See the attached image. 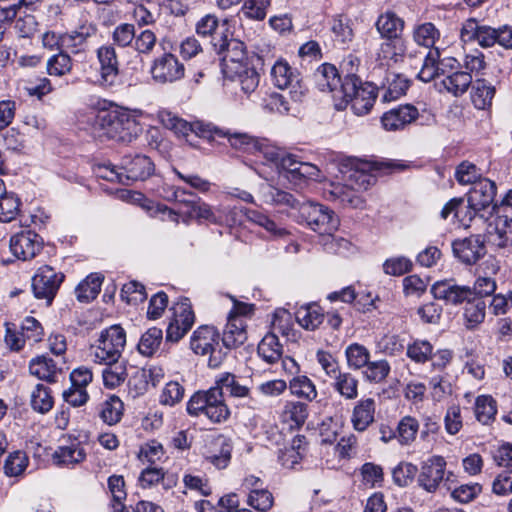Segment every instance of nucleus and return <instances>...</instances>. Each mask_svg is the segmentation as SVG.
<instances>
[{
    "label": "nucleus",
    "instance_id": "f257e3e1",
    "mask_svg": "<svg viewBox=\"0 0 512 512\" xmlns=\"http://www.w3.org/2000/svg\"><path fill=\"white\" fill-rule=\"evenodd\" d=\"M105 100H98V139H112L130 143L142 132L138 118L143 115L141 110L129 111L112 103L106 107Z\"/></svg>",
    "mask_w": 512,
    "mask_h": 512
},
{
    "label": "nucleus",
    "instance_id": "f03ea898",
    "mask_svg": "<svg viewBox=\"0 0 512 512\" xmlns=\"http://www.w3.org/2000/svg\"><path fill=\"white\" fill-rule=\"evenodd\" d=\"M131 198L132 201L140 203L145 210L150 212L151 215L160 213L163 215V219H169L175 223H178L180 216L186 223L191 220H197L198 222L205 221L212 224L228 222V218L224 217L223 215L226 211V208L220 206L213 210L210 205L203 202L200 198L193 194H189V198L185 202L184 207L178 208L177 211L162 205H157L154 207L153 203L147 200L139 192H133Z\"/></svg>",
    "mask_w": 512,
    "mask_h": 512
},
{
    "label": "nucleus",
    "instance_id": "7ed1b4c3",
    "mask_svg": "<svg viewBox=\"0 0 512 512\" xmlns=\"http://www.w3.org/2000/svg\"><path fill=\"white\" fill-rule=\"evenodd\" d=\"M186 410L190 416H205L212 423H222L230 416L223 395L213 386L208 390L194 393L187 402Z\"/></svg>",
    "mask_w": 512,
    "mask_h": 512
},
{
    "label": "nucleus",
    "instance_id": "20e7f679",
    "mask_svg": "<svg viewBox=\"0 0 512 512\" xmlns=\"http://www.w3.org/2000/svg\"><path fill=\"white\" fill-rule=\"evenodd\" d=\"M342 97L336 104L338 109L344 108L348 103L351 105L353 113L357 116L368 114L377 98L376 87L370 83L362 84L359 78H352L341 85Z\"/></svg>",
    "mask_w": 512,
    "mask_h": 512
},
{
    "label": "nucleus",
    "instance_id": "39448f33",
    "mask_svg": "<svg viewBox=\"0 0 512 512\" xmlns=\"http://www.w3.org/2000/svg\"><path fill=\"white\" fill-rule=\"evenodd\" d=\"M190 347L197 355L209 356L208 366L210 368H218L226 357L220 334L212 326L198 327L191 336Z\"/></svg>",
    "mask_w": 512,
    "mask_h": 512
},
{
    "label": "nucleus",
    "instance_id": "423d86ee",
    "mask_svg": "<svg viewBox=\"0 0 512 512\" xmlns=\"http://www.w3.org/2000/svg\"><path fill=\"white\" fill-rule=\"evenodd\" d=\"M299 218L313 231L329 236L339 225V219L332 210L310 201L299 206Z\"/></svg>",
    "mask_w": 512,
    "mask_h": 512
},
{
    "label": "nucleus",
    "instance_id": "0eeeda50",
    "mask_svg": "<svg viewBox=\"0 0 512 512\" xmlns=\"http://www.w3.org/2000/svg\"><path fill=\"white\" fill-rule=\"evenodd\" d=\"M270 76L273 84L279 89H289L292 101L301 102L307 88L302 83L298 71L290 66L285 59H278L271 67Z\"/></svg>",
    "mask_w": 512,
    "mask_h": 512
},
{
    "label": "nucleus",
    "instance_id": "6e6552de",
    "mask_svg": "<svg viewBox=\"0 0 512 512\" xmlns=\"http://www.w3.org/2000/svg\"><path fill=\"white\" fill-rule=\"evenodd\" d=\"M340 172L342 173L343 181L360 192L367 190L375 183L372 165L367 161L348 158L342 163Z\"/></svg>",
    "mask_w": 512,
    "mask_h": 512
},
{
    "label": "nucleus",
    "instance_id": "1a4fd4ad",
    "mask_svg": "<svg viewBox=\"0 0 512 512\" xmlns=\"http://www.w3.org/2000/svg\"><path fill=\"white\" fill-rule=\"evenodd\" d=\"M171 310L173 315L166 330V340L177 342L191 329L195 315L188 298L175 303Z\"/></svg>",
    "mask_w": 512,
    "mask_h": 512
},
{
    "label": "nucleus",
    "instance_id": "9d476101",
    "mask_svg": "<svg viewBox=\"0 0 512 512\" xmlns=\"http://www.w3.org/2000/svg\"><path fill=\"white\" fill-rule=\"evenodd\" d=\"M152 79L158 84H172L185 75L183 63L172 53L156 57L150 69Z\"/></svg>",
    "mask_w": 512,
    "mask_h": 512
},
{
    "label": "nucleus",
    "instance_id": "9b49d317",
    "mask_svg": "<svg viewBox=\"0 0 512 512\" xmlns=\"http://www.w3.org/2000/svg\"><path fill=\"white\" fill-rule=\"evenodd\" d=\"M63 280V273L57 272L48 265L41 266L32 278L34 296L38 299H44L50 304Z\"/></svg>",
    "mask_w": 512,
    "mask_h": 512
},
{
    "label": "nucleus",
    "instance_id": "f8f14e48",
    "mask_svg": "<svg viewBox=\"0 0 512 512\" xmlns=\"http://www.w3.org/2000/svg\"><path fill=\"white\" fill-rule=\"evenodd\" d=\"M446 460L444 457L434 455L421 464L418 475V485L429 493H434L444 480H448L451 472H446Z\"/></svg>",
    "mask_w": 512,
    "mask_h": 512
},
{
    "label": "nucleus",
    "instance_id": "ddd939ff",
    "mask_svg": "<svg viewBox=\"0 0 512 512\" xmlns=\"http://www.w3.org/2000/svg\"><path fill=\"white\" fill-rule=\"evenodd\" d=\"M126 343V333L120 325H111L98 338V360H118Z\"/></svg>",
    "mask_w": 512,
    "mask_h": 512
},
{
    "label": "nucleus",
    "instance_id": "4468645a",
    "mask_svg": "<svg viewBox=\"0 0 512 512\" xmlns=\"http://www.w3.org/2000/svg\"><path fill=\"white\" fill-rule=\"evenodd\" d=\"M9 247L16 258L27 261L39 254L43 248V240L32 230H22L11 236Z\"/></svg>",
    "mask_w": 512,
    "mask_h": 512
},
{
    "label": "nucleus",
    "instance_id": "2eb2a0df",
    "mask_svg": "<svg viewBox=\"0 0 512 512\" xmlns=\"http://www.w3.org/2000/svg\"><path fill=\"white\" fill-rule=\"evenodd\" d=\"M434 298L443 300L448 305H462L473 296L470 286L458 285L453 279L435 282L431 287Z\"/></svg>",
    "mask_w": 512,
    "mask_h": 512
},
{
    "label": "nucleus",
    "instance_id": "dca6fc26",
    "mask_svg": "<svg viewBox=\"0 0 512 512\" xmlns=\"http://www.w3.org/2000/svg\"><path fill=\"white\" fill-rule=\"evenodd\" d=\"M98 61L100 62V76L98 85L104 89L112 90L121 85L118 70V60L113 47H102L98 50Z\"/></svg>",
    "mask_w": 512,
    "mask_h": 512
},
{
    "label": "nucleus",
    "instance_id": "f3484780",
    "mask_svg": "<svg viewBox=\"0 0 512 512\" xmlns=\"http://www.w3.org/2000/svg\"><path fill=\"white\" fill-rule=\"evenodd\" d=\"M120 169L124 171L126 184L144 181L154 174L155 165L150 157L136 153L122 158Z\"/></svg>",
    "mask_w": 512,
    "mask_h": 512
},
{
    "label": "nucleus",
    "instance_id": "a211bd4d",
    "mask_svg": "<svg viewBox=\"0 0 512 512\" xmlns=\"http://www.w3.org/2000/svg\"><path fill=\"white\" fill-rule=\"evenodd\" d=\"M454 256L467 265L475 264L486 254L485 239L481 234L455 240L452 243Z\"/></svg>",
    "mask_w": 512,
    "mask_h": 512
},
{
    "label": "nucleus",
    "instance_id": "6ab92c4d",
    "mask_svg": "<svg viewBox=\"0 0 512 512\" xmlns=\"http://www.w3.org/2000/svg\"><path fill=\"white\" fill-rule=\"evenodd\" d=\"M496 195V185L493 181L483 178L470 189L467 199L472 207L479 208L488 217L492 216L495 210L494 198Z\"/></svg>",
    "mask_w": 512,
    "mask_h": 512
},
{
    "label": "nucleus",
    "instance_id": "aec40b11",
    "mask_svg": "<svg viewBox=\"0 0 512 512\" xmlns=\"http://www.w3.org/2000/svg\"><path fill=\"white\" fill-rule=\"evenodd\" d=\"M484 226L489 241L494 245L500 248L512 245V217L497 212L495 216H489Z\"/></svg>",
    "mask_w": 512,
    "mask_h": 512
},
{
    "label": "nucleus",
    "instance_id": "412c9836",
    "mask_svg": "<svg viewBox=\"0 0 512 512\" xmlns=\"http://www.w3.org/2000/svg\"><path fill=\"white\" fill-rule=\"evenodd\" d=\"M460 35L463 42L477 41L484 48L492 47L497 42V29L481 26L475 19H468L463 23Z\"/></svg>",
    "mask_w": 512,
    "mask_h": 512
},
{
    "label": "nucleus",
    "instance_id": "4be33fe9",
    "mask_svg": "<svg viewBox=\"0 0 512 512\" xmlns=\"http://www.w3.org/2000/svg\"><path fill=\"white\" fill-rule=\"evenodd\" d=\"M315 84L322 92H330L335 100L342 97L341 85L343 81L337 68L329 63L320 65L314 73Z\"/></svg>",
    "mask_w": 512,
    "mask_h": 512
},
{
    "label": "nucleus",
    "instance_id": "5701e85b",
    "mask_svg": "<svg viewBox=\"0 0 512 512\" xmlns=\"http://www.w3.org/2000/svg\"><path fill=\"white\" fill-rule=\"evenodd\" d=\"M159 484L164 490H169L176 486L177 477L157 465H148L141 471L138 477V485L141 488L149 489Z\"/></svg>",
    "mask_w": 512,
    "mask_h": 512
},
{
    "label": "nucleus",
    "instance_id": "b1692460",
    "mask_svg": "<svg viewBox=\"0 0 512 512\" xmlns=\"http://www.w3.org/2000/svg\"><path fill=\"white\" fill-rule=\"evenodd\" d=\"M418 116V109L413 105H400L385 112L381 118V123L385 130L395 131L403 129L415 121Z\"/></svg>",
    "mask_w": 512,
    "mask_h": 512
},
{
    "label": "nucleus",
    "instance_id": "393cba45",
    "mask_svg": "<svg viewBox=\"0 0 512 512\" xmlns=\"http://www.w3.org/2000/svg\"><path fill=\"white\" fill-rule=\"evenodd\" d=\"M284 165H288L284 177L290 182L297 183L301 180H319L321 177L320 169L308 162L300 161L296 155H291L284 160Z\"/></svg>",
    "mask_w": 512,
    "mask_h": 512
},
{
    "label": "nucleus",
    "instance_id": "a878e982",
    "mask_svg": "<svg viewBox=\"0 0 512 512\" xmlns=\"http://www.w3.org/2000/svg\"><path fill=\"white\" fill-rule=\"evenodd\" d=\"M376 403L373 398H362L353 407L351 424L354 430L364 432L375 421Z\"/></svg>",
    "mask_w": 512,
    "mask_h": 512
},
{
    "label": "nucleus",
    "instance_id": "bb28decb",
    "mask_svg": "<svg viewBox=\"0 0 512 512\" xmlns=\"http://www.w3.org/2000/svg\"><path fill=\"white\" fill-rule=\"evenodd\" d=\"M247 340L246 323L243 318L228 316V321L221 338L225 348H236Z\"/></svg>",
    "mask_w": 512,
    "mask_h": 512
},
{
    "label": "nucleus",
    "instance_id": "cd10ccee",
    "mask_svg": "<svg viewBox=\"0 0 512 512\" xmlns=\"http://www.w3.org/2000/svg\"><path fill=\"white\" fill-rule=\"evenodd\" d=\"M85 450L77 439L70 440L67 445H60L53 453V462L58 466H71L85 458Z\"/></svg>",
    "mask_w": 512,
    "mask_h": 512
},
{
    "label": "nucleus",
    "instance_id": "c85d7f7f",
    "mask_svg": "<svg viewBox=\"0 0 512 512\" xmlns=\"http://www.w3.org/2000/svg\"><path fill=\"white\" fill-rule=\"evenodd\" d=\"M61 371L62 368L58 367L53 359L44 355L31 359L29 363L30 374L49 383L56 382L57 375Z\"/></svg>",
    "mask_w": 512,
    "mask_h": 512
},
{
    "label": "nucleus",
    "instance_id": "c756f323",
    "mask_svg": "<svg viewBox=\"0 0 512 512\" xmlns=\"http://www.w3.org/2000/svg\"><path fill=\"white\" fill-rule=\"evenodd\" d=\"M455 217L465 228H470L474 225L476 228L484 227L489 218L479 208L472 207L468 199L466 202L463 199H459V206L456 209Z\"/></svg>",
    "mask_w": 512,
    "mask_h": 512
},
{
    "label": "nucleus",
    "instance_id": "7c9ffc66",
    "mask_svg": "<svg viewBox=\"0 0 512 512\" xmlns=\"http://www.w3.org/2000/svg\"><path fill=\"white\" fill-rule=\"evenodd\" d=\"M253 154L263 157L267 164L274 165L279 173L284 176L288 165H284V160L287 157H291L292 154L285 152L284 150L272 146L264 141L257 142Z\"/></svg>",
    "mask_w": 512,
    "mask_h": 512
},
{
    "label": "nucleus",
    "instance_id": "2f4dec72",
    "mask_svg": "<svg viewBox=\"0 0 512 512\" xmlns=\"http://www.w3.org/2000/svg\"><path fill=\"white\" fill-rule=\"evenodd\" d=\"M375 27L381 38H401L400 35L404 29V21L393 11H386L379 15Z\"/></svg>",
    "mask_w": 512,
    "mask_h": 512
},
{
    "label": "nucleus",
    "instance_id": "473e14b6",
    "mask_svg": "<svg viewBox=\"0 0 512 512\" xmlns=\"http://www.w3.org/2000/svg\"><path fill=\"white\" fill-rule=\"evenodd\" d=\"M207 131L218 137H225L229 144L235 149L253 153L258 140L246 133H231L229 130H223L216 126L207 125Z\"/></svg>",
    "mask_w": 512,
    "mask_h": 512
},
{
    "label": "nucleus",
    "instance_id": "72a5a7b5",
    "mask_svg": "<svg viewBox=\"0 0 512 512\" xmlns=\"http://www.w3.org/2000/svg\"><path fill=\"white\" fill-rule=\"evenodd\" d=\"M99 363H103L105 365L101 370L102 383L105 388L111 390L116 389L124 383L127 377V369L123 363L119 362L118 360H98V364Z\"/></svg>",
    "mask_w": 512,
    "mask_h": 512
},
{
    "label": "nucleus",
    "instance_id": "f704fd0d",
    "mask_svg": "<svg viewBox=\"0 0 512 512\" xmlns=\"http://www.w3.org/2000/svg\"><path fill=\"white\" fill-rule=\"evenodd\" d=\"M486 315V303L480 297L472 296L463 307L464 325L467 329H475L483 323Z\"/></svg>",
    "mask_w": 512,
    "mask_h": 512
},
{
    "label": "nucleus",
    "instance_id": "c9c22d12",
    "mask_svg": "<svg viewBox=\"0 0 512 512\" xmlns=\"http://www.w3.org/2000/svg\"><path fill=\"white\" fill-rule=\"evenodd\" d=\"M327 192L332 200L339 201L345 206L360 208L364 202L359 194L360 191L352 188L350 185H347L346 182L331 184V189Z\"/></svg>",
    "mask_w": 512,
    "mask_h": 512
},
{
    "label": "nucleus",
    "instance_id": "e433bc0d",
    "mask_svg": "<svg viewBox=\"0 0 512 512\" xmlns=\"http://www.w3.org/2000/svg\"><path fill=\"white\" fill-rule=\"evenodd\" d=\"M259 357L268 364L278 362L283 355V346L274 332L267 333L258 344Z\"/></svg>",
    "mask_w": 512,
    "mask_h": 512
},
{
    "label": "nucleus",
    "instance_id": "4c0bfd02",
    "mask_svg": "<svg viewBox=\"0 0 512 512\" xmlns=\"http://www.w3.org/2000/svg\"><path fill=\"white\" fill-rule=\"evenodd\" d=\"M384 41L380 44L377 51V60L386 62L387 65L397 63L402 60L406 47L401 38L389 39L383 38Z\"/></svg>",
    "mask_w": 512,
    "mask_h": 512
},
{
    "label": "nucleus",
    "instance_id": "58836bf2",
    "mask_svg": "<svg viewBox=\"0 0 512 512\" xmlns=\"http://www.w3.org/2000/svg\"><path fill=\"white\" fill-rule=\"evenodd\" d=\"M332 388L345 400H354L358 397L359 380L350 372H339L333 378Z\"/></svg>",
    "mask_w": 512,
    "mask_h": 512
},
{
    "label": "nucleus",
    "instance_id": "ea45409f",
    "mask_svg": "<svg viewBox=\"0 0 512 512\" xmlns=\"http://www.w3.org/2000/svg\"><path fill=\"white\" fill-rule=\"evenodd\" d=\"M495 87L485 79H477L472 84L471 100L475 108L484 110L491 106Z\"/></svg>",
    "mask_w": 512,
    "mask_h": 512
},
{
    "label": "nucleus",
    "instance_id": "a19ab883",
    "mask_svg": "<svg viewBox=\"0 0 512 512\" xmlns=\"http://www.w3.org/2000/svg\"><path fill=\"white\" fill-rule=\"evenodd\" d=\"M471 84V74L464 71H455L451 74H448L441 81L443 88L454 96H460L464 94Z\"/></svg>",
    "mask_w": 512,
    "mask_h": 512
},
{
    "label": "nucleus",
    "instance_id": "79ce46f5",
    "mask_svg": "<svg viewBox=\"0 0 512 512\" xmlns=\"http://www.w3.org/2000/svg\"><path fill=\"white\" fill-rule=\"evenodd\" d=\"M308 417V406L299 401H289L285 404L282 419L289 423L290 428L301 427Z\"/></svg>",
    "mask_w": 512,
    "mask_h": 512
},
{
    "label": "nucleus",
    "instance_id": "37998d69",
    "mask_svg": "<svg viewBox=\"0 0 512 512\" xmlns=\"http://www.w3.org/2000/svg\"><path fill=\"white\" fill-rule=\"evenodd\" d=\"M321 308L315 304L302 306L296 312V320L306 330H315L323 322Z\"/></svg>",
    "mask_w": 512,
    "mask_h": 512
},
{
    "label": "nucleus",
    "instance_id": "c03bdc74",
    "mask_svg": "<svg viewBox=\"0 0 512 512\" xmlns=\"http://www.w3.org/2000/svg\"><path fill=\"white\" fill-rule=\"evenodd\" d=\"M419 421L412 416H404L397 424V441L402 446L411 445L419 432Z\"/></svg>",
    "mask_w": 512,
    "mask_h": 512
},
{
    "label": "nucleus",
    "instance_id": "a18cd8bd",
    "mask_svg": "<svg viewBox=\"0 0 512 512\" xmlns=\"http://www.w3.org/2000/svg\"><path fill=\"white\" fill-rule=\"evenodd\" d=\"M226 24H219L218 18L215 15L207 14L202 17L196 24V32L201 37L211 38V44L213 42H220V36L222 32L220 29H224Z\"/></svg>",
    "mask_w": 512,
    "mask_h": 512
},
{
    "label": "nucleus",
    "instance_id": "49530a36",
    "mask_svg": "<svg viewBox=\"0 0 512 512\" xmlns=\"http://www.w3.org/2000/svg\"><path fill=\"white\" fill-rule=\"evenodd\" d=\"M30 403L32 409L38 413L49 412L54 405L50 388L40 383L37 384L31 392Z\"/></svg>",
    "mask_w": 512,
    "mask_h": 512
},
{
    "label": "nucleus",
    "instance_id": "de8ad7c7",
    "mask_svg": "<svg viewBox=\"0 0 512 512\" xmlns=\"http://www.w3.org/2000/svg\"><path fill=\"white\" fill-rule=\"evenodd\" d=\"M162 339L163 332L160 328H149L142 334L137 349L141 355L151 357L159 349Z\"/></svg>",
    "mask_w": 512,
    "mask_h": 512
},
{
    "label": "nucleus",
    "instance_id": "09e8293b",
    "mask_svg": "<svg viewBox=\"0 0 512 512\" xmlns=\"http://www.w3.org/2000/svg\"><path fill=\"white\" fill-rule=\"evenodd\" d=\"M407 357L416 364H425L433 355V345L423 339H415L406 345Z\"/></svg>",
    "mask_w": 512,
    "mask_h": 512
},
{
    "label": "nucleus",
    "instance_id": "8fccbe9b",
    "mask_svg": "<svg viewBox=\"0 0 512 512\" xmlns=\"http://www.w3.org/2000/svg\"><path fill=\"white\" fill-rule=\"evenodd\" d=\"M476 419L484 425L491 423L497 413L496 401L488 395H480L475 401Z\"/></svg>",
    "mask_w": 512,
    "mask_h": 512
},
{
    "label": "nucleus",
    "instance_id": "3c124183",
    "mask_svg": "<svg viewBox=\"0 0 512 512\" xmlns=\"http://www.w3.org/2000/svg\"><path fill=\"white\" fill-rule=\"evenodd\" d=\"M289 389L293 395L299 398H304L307 401H313L318 395L315 384L305 375H300L291 379L289 382Z\"/></svg>",
    "mask_w": 512,
    "mask_h": 512
},
{
    "label": "nucleus",
    "instance_id": "603ef678",
    "mask_svg": "<svg viewBox=\"0 0 512 512\" xmlns=\"http://www.w3.org/2000/svg\"><path fill=\"white\" fill-rule=\"evenodd\" d=\"M348 367L359 370L365 367L370 359L369 350L358 343L350 344L345 350Z\"/></svg>",
    "mask_w": 512,
    "mask_h": 512
},
{
    "label": "nucleus",
    "instance_id": "864d4df0",
    "mask_svg": "<svg viewBox=\"0 0 512 512\" xmlns=\"http://www.w3.org/2000/svg\"><path fill=\"white\" fill-rule=\"evenodd\" d=\"M247 219L261 227H263L268 233L274 237H284L288 234L285 228L278 226L268 216L262 214L257 210L247 209L245 211Z\"/></svg>",
    "mask_w": 512,
    "mask_h": 512
},
{
    "label": "nucleus",
    "instance_id": "5fc2aeb1",
    "mask_svg": "<svg viewBox=\"0 0 512 512\" xmlns=\"http://www.w3.org/2000/svg\"><path fill=\"white\" fill-rule=\"evenodd\" d=\"M184 395L185 388L178 381H169L160 392L159 403L173 407L183 400Z\"/></svg>",
    "mask_w": 512,
    "mask_h": 512
},
{
    "label": "nucleus",
    "instance_id": "6e6d98bb",
    "mask_svg": "<svg viewBox=\"0 0 512 512\" xmlns=\"http://www.w3.org/2000/svg\"><path fill=\"white\" fill-rule=\"evenodd\" d=\"M236 77L241 90L247 95L254 92L260 82V75L255 68L241 64H239V69L236 71Z\"/></svg>",
    "mask_w": 512,
    "mask_h": 512
},
{
    "label": "nucleus",
    "instance_id": "4d7b16f0",
    "mask_svg": "<svg viewBox=\"0 0 512 512\" xmlns=\"http://www.w3.org/2000/svg\"><path fill=\"white\" fill-rule=\"evenodd\" d=\"M159 119L164 127L172 130L175 134L187 136L193 130L192 125L168 110L159 112Z\"/></svg>",
    "mask_w": 512,
    "mask_h": 512
},
{
    "label": "nucleus",
    "instance_id": "13d9d810",
    "mask_svg": "<svg viewBox=\"0 0 512 512\" xmlns=\"http://www.w3.org/2000/svg\"><path fill=\"white\" fill-rule=\"evenodd\" d=\"M264 199L266 203L283 205L298 210L302 204L292 194L273 186L267 187V190L264 191Z\"/></svg>",
    "mask_w": 512,
    "mask_h": 512
},
{
    "label": "nucleus",
    "instance_id": "bf43d9fd",
    "mask_svg": "<svg viewBox=\"0 0 512 512\" xmlns=\"http://www.w3.org/2000/svg\"><path fill=\"white\" fill-rule=\"evenodd\" d=\"M438 58H439V50L433 49L429 50L427 55L424 58L422 67L418 72V78L423 82H430L435 77L439 76V68H438Z\"/></svg>",
    "mask_w": 512,
    "mask_h": 512
},
{
    "label": "nucleus",
    "instance_id": "052dcab7",
    "mask_svg": "<svg viewBox=\"0 0 512 512\" xmlns=\"http://www.w3.org/2000/svg\"><path fill=\"white\" fill-rule=\"evenodd\" d=\"M108 490L113 499V510H123L126 499L125 481L123 476L112 475L108 478Z\"/></svg>",
    "mask_w": 512,
    "mask_h": 512
},
{
    "label": "nucleus",
    "instance_id": "680f3d73",
    "mask_svg": "<svg viewBox=\"0 0 512 512\" xmlns=\"http://www.w3.org/2000/svg\"><path fill=\"white\" fill-rule=\"evenodd\" d=\"M440 36L439 31L432 23H423L414 29L413 38L418 45L426 48L434 46Z\"/></svg>",
    "mask_w": 512,
    "mask_h": 512
},
{
    "label": "nucleus",
    "instance_id": "e2e57ef3",
    "mask_svg": "<svg viewBox=\"0 0 512 512\" xmlns=\"http://www.w3.org/2000/svg\"><path fill=\"white\" fill-rule=\"evenodd\" d=\"M28 463L29 460L25 452L15 451L8 455L4 464V472L7 476L17 477L25 471Z\"/></svg>",
    "mask_w": 512,
    "mask_h": 512
},
{
    "label": "nucleus",
    "instance_id": "0e129e2a",
    "mask_svg": "<svg viewBox=\"0 0 512 512\" xmlns=\"http://www.w3.org/2000/svg\"><path fill=\"white\" fill-rule=\"evenodd\" d=\"M20 207L19 198L13 193L3 194L0 197V221L11 222L18 215Z\"/></svg>",
    "mask_w": 512,
    "mask_h": 512
},
{
    "label": "nucleus",
    "instance_id": "69168bd1",
    "mask_svg": "<svg viewBox=\"0 0 512 512\" xmlns=\"http://www.w3.org/2000/svg\"><path fill=\"white\" fill-rule=\"evenodd\" d=\"M123 414V402L119 397L113 395L103 404L101 418L109 425L120 421Z\"/></svg>",
    "mask_w": 512,
    "mask_h": 512
},
{
    "label": "nucleus",
    "instance_id": "338daca9",
    "mask_svg": "<svg viewBox=\"0 0 512 512\" xmlns=\"http://www.w3.org/2000/svg\"><path fill=\"white\" fill-rule=\"evenodd\" d=\"M75 295L80 303H90L96 299V273H90L76 286Z\"/></svg>",
    "mask_w": 512,
    "mask_h": 512
},
{
    "label": "nucleus",
    "instance_id": "774afa93",
    "mask_svg": "<svg viewBox=\"0 0 512 512\" xmlns=\"http://www.w3.org/2000/svg\"><path fill=\"white\" fill-rule=\"evenodd\" d=\"M164 457L163 446L157 441L143 444L138 452V459L148 465H156Z\"/></svg>",
    "mask_w": 512,
    "mask_h": 512
}]
</instances>
